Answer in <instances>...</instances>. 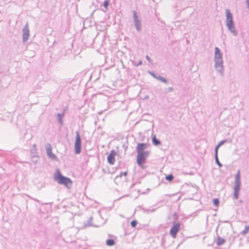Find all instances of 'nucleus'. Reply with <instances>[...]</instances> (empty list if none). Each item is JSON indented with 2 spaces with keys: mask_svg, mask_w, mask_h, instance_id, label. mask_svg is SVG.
Wrapping results in <instances>:
<instances>
[{
  "mask_svg": "<svg viewBox=\"0 0 249 249\" xmlns=\"http://www.w3.org/2000/svg\"><path fill=\"white\" fill-rule=\"evenodd\" d=\"M214 63L216 70L223 76L224 75L223 61L220 50L218 47L215 48Z\"/></svg>",
  "mask_w": 249,
  "mask_h": 249,
  "instance_id": "nucleus-1",
  "label": "nucleus"
},
{
  "mask_svg": "<svg viewBox=\"0 0 249 249\" xmlns=\"http://www.w3.org/2000/svg\"><path fill=\"white\" fill-rule=\"evenodd\" d=\"M54 180L59 184L64 185L68 188L71 186L72 181L71 179L63 176L59 169H57L55 172Z\"/></svg>",
  "mask_w": 249,
  "mask_h": 249,
  "instance_id": "nucleus-2",
  "label": "nucleus"
},
{
  "mask_svg": "<svg viewBox=\"0 0 249 249\" xmlns=\"http://www.w3.org/2000/svg\"><path fill=\"white\" fill-rule=\"evenodd\" d=\"M226 24L228 30L231 33L233 34V36H237L238 32L235 29L234 22L233 20L232 15L231 13L230 10L227 9L226 10Z\"/></svg>",
  "mask_w": 249,
  "mask_h": 249,
  "instance_id": "nucleus-3",
  "label": "nucleus"
},
{
  "mask_svg": "<svg viewBox=\"0 0 249 249\" xmlns=\"http://www.w3.org/2000/svg\"><path fill=\"white\" fill-rule=\"evenodd\" d=\"M81 152V139L78 131L76 132V138L74 142V152L79 154Z\"/></svg>",
  "mask_w": 249,
  "mask_h": 249,
  "instance_id": "nucleus-4",
  "label": "nucleus"
},
{
  "mask_svg": "<svg viewBox=\"0 0 249 249\" xmlns=\"http://www.w3.org/2000/svg\"><path fill=\"white\" fill-rule=\"evenodd\" d=\"M137 162L138 165H141L142 163L146 162L147 157L149 154V151H145L142 153H137Z\"/></svg>",
  "mask_w": 249,
  "mask_h": 249,
  "instance_id": "nucleus-5",
  "label": "nucleus"
},
{
  "mask_svg": "<svg viewBox=\"0 0 249 249\" xmlns=\"http://www.w3.org/2000/svg\"><path fill=\"white\" fill-rule=\"evenodd\" d=\"M180 228V224L178 222L174 224L170 230V234L172 237L175 238L176 237L178 232L179 231Z\"/></svg>",
  "mask_w": 249,
  "mask_h": 249,
  "instance_id": "nucleus-6",
  "label": "nucleus"
},
{
  "mask_svg": "<svg viewBox=\"0 0 249 249\" xmlns=\"http://www.w3.org/2000/svg\"><path fill=\"white\" fill-rule=\"evenodd\" d=\"M23 42L25 43L29 38V29L28 23L24 25L22 30Z\"/></svg>",
  "mask_w": 249,
  "mask_h": 249,
  "instance_id": "nucleus-7",
  "label": "nucleus"
},
{
  "mask_svg": "<svg viewBox=\"0 0 249 249\" xmlns=\"http://www.w3.org/2000/svg\"><path fill=\"white\" fill-rule=\"evenodd\" d=\"M46 154L47 156L51 159H56V156L52 153V148L51 144H47L45 146Z\"/></svg>",
  "mask_w": 249,
  "mask_h": 249,
  "instance_id": "nucleus-8",
  "label": "nucleus"
},
{
  "mask_svg": "<svg viewBox=\"0 0 249 249\" xmlns=\"http://www.w3.org/2000/svg\"><path fill=\"white\" fill-rule=\"evenodd\" d=\"M116 155L115 151L113 150L107 157L108 162L110 164H113L115 162V156Z\"/></svg>",
  "mask_w": 249,
  "mask_h": 249,
  "instance_id": "nucleus-9",
  "label": "nucleus"
},
{
  "mask_svg": "<svg viewBox=\"0 0 249 249\" xmlns=\"http://www.w3.org/2000/svg\"><path fill=\"white\" fill-rule=\"evenodd\" d=\"M148 144L147 143H138L136 147L137 153L144 152L143 150L147 147Z\"/></svg>",
  "mask_w": 249,
  "mask_h": 249,
  "instance_id": "nucleus-10",
  "label": "nucleus"
},
{
  "mask_svg": "<svg viewBox=\"0 0 249 249\" xmlns=\"http://www.w3.org/2000/svg\"><path fill=\"white\" fill-rule=\"evenodd\" d=\"M241 185H235L234 187V192H233V197L235 199H237L238 198L239 196V191L240 189Z\"/></svg>",
  "mask_w": 249,
  "mask_h": 249,
  "instance_id": "nucleus-11",
  "label": "nucleus"
},
{
  "mask_svg": "<svg viewBox=\"0 0 249 249\" xmlns=\"http://www.w3.org/2000/svg\"><path fill=\"white\" fill-rule=\"evenodd\" d=\"M153 77L155 78L156 79L160 81L161 82H163L165 84H168V81L167 80L164 78L163 76H160L158 73L156 75H153Z\"/></svg>",
  "mask_w": 249,
  "mask_h": 249,
  "instance_id": "nucleus-12",
  "label": "nucleus"
},
{
  "mask_svg": "<svg viewBox=\"0 0 249 249\" xmlns=\"http://www.w3.org/2000/svg\"><path fill=\"white\" fill-rule=\"evenodd\" d=\"M235 185H241L240 181V171L238 170L235 176Z\"/></svg>",
  "mask_w": 249,
  "mask_h": 249,
  "instance_id": "nucleus-13",
  "label": "nucleus"
},
{
  "mask_svg": "<svg viewBox=\"0 0 249 249\" xmlns=\"http://www.w3.org/2000/svg\"><path fill=\"white\" fill-rule=\"evenodd\" d=\"M135 28L137 31H140L142 29V24L140 19L134 20Z\"/></svg>",
  "mask_w": 249,
  "mask_h": 249,
  "instance_id": "nucleus-14",
  "label": "nucleus"
},
{
  "mask_svg": "<svg viewBox=\"0 0 249 249\" xmlns=\"http://www.w3.org/2000/svg\"><path fill=\"white\" fill-rule=\"evenodd\" d=\"M65 114V111L62 113H58L57 114V119L58 123L62 125L63 124V117L64 116Z\"/></svg>",
  "mask_w": 249,
  "mask_h": 249,
  "instance_id": "nucleus-15",
  "label": "nucleus"
},
{
  "mask_svg": "<svg viewBox=\"0 0 249 249\" xmlns=\"http://www.w3.org/2000/svg\"><path fill=\"white\" fill-rule=\"evenodd\" d=\"M92 216H90L87 221H85L84 223V225L85 227H89L92 225Z\"/></svg>",
  "mask_w": 249,
  "mask_h": 249,
  "instance_id": "nucleus-16",
  "label": "nucleus"
},
{
  "mask_svg": "<svg viewBox=\"0 0 249 249\" xmlns=\"http://www.w3.org/2000/svg\"><path fill=\"white\" fill-rule=\"evenodd\" d=\"M225 242V240L219 236L217 237L216 244L218 246L223 245Z\"/></svg>",
  "mask_w": 249,
  "mask_h": 249,
  "instance_id": "nucleus-17",
  "label": "nucleus"
},
{
  "mask_svg": "<svg viewBox=\"0 0 249 249\" xmlns=\"http://www.w3.org/2000/svg\"><path fill=\"white\" fill-rule=\"evenodd\" d=\"M106 244L108 246H112L115 244V241L113 239H108L106 240Z\"/></svg>",
  "mask_w": 249,
  "mask_h": 249,
  "instance_id": "nucleus-18",
  "label": "nucleus"
},
{
  "mask_svg": "<svg viewBox=\"0 0 249 249\" xmlns=\"http://www.w3.org/2000/svg\"><path fill=\"white\" fill-rule=\"evenodd\" d=\"M152 142L155 145H158L160 144V141L157 139L155 136L152 138Z\"/></svg>",
  "mask_w": 249,
  "mask_h": 249,
  "instance_id": "nucleus-19",
  "label": "nucleus"
},
{
  "mask_svg": "<svg viewBox=\"0 0 249 249\" xmlns=\"http://www.w3.org/2000/svg\"><path fill=\"white\" fill-rule=\"evenodd\" d=\"M214 158L215 160V163L219 167H221L222 166V164L221 163V162L219 161L218 156H214Z\"/></svg>",
  "mask_w": 249,
  "mask_h": 249,
  "instance_id": "nucleus-20",
  "label": "nucleus"
},
{
  "mask_svg": "<svg viewBox=\"0 0 249 249\" xmlns=\"http://www.w3.org/2000/svg\"><path fill=\"white\" fill-rule=\"evenodd\" d=\"M174 178V176L172 174H169L165 177V179L166 180L169 181H171Z\"/></svg>",
  "mask_w": 249,
  "mask_h": 249,
  "instance_id": "nucleus-21",
  "label": "nucleus"
},
{
  "mask_svg": "<svg viewBox=\"0 0 249 249\" xmlns=\"http://www.w3.org/2000/svg\"><path fill=\"white\" fill-rule=\"evenodd\" d=\"M249 231V226H247L245 227V229L241 231V234L242 235H245L247 234Z\"/></svg>",
  "mask_w": 249,
  "mask_h": 249,
  "instance_id": "nucleus-22",
  "label": "nucleus"
},
{
  "mask_svg": "<svg viewBox=\"0 0 249 249\" xmlns=\"http://www.w3.org/2000/svg\"><path fill=\"white\" fill-rule=\"evenodd\" d=\"M31 153L33 154V157H37L36 155V154L37 153V149L36 147H35V148H33L31 150Z\"/></svg>",
  "mask_w": 249,
  "mask_h": 249,
  "instance_id": "nucleus-23",
  "label": "nucleus"
},
{
  "mask_svg": "<svg viewBox=\"0 0 249 249\" xmlns=\"http://www.w3.org/2000/svg\"><path fill=\"white\" fill-rule=\"evenodd\" d=\"M109 5V1L108 0H105L103 3V6L106 9V10H107L108 9V6Z\"/></svg>",
  "mask_w": 249,
  "mask_h": 249,
  "instance_id": "nucleus-24",
  "label": "nucleus"
},
{
  "mask_svg": "<svg viewBox=\"0 0 249 249\" xmlns=\"http://www.w3.org/2000/svg\"><path fill=\"white\" fill-rule=\"evenodd\" d=\"M137 225V221L133 220L130 222V225L132 228H135Z\"/></svg>",
  "mask_w": 249,
  "mask_h": 249,
  "instance_id": "nucleus-25",
  "label": "nucleus"
},
{
  "mask_svg": "<svg viewBox=\"0 0 249 249\" xmlns=\"http://www.w3.org/2000/svg\"><path fill=\"white\" fill-rule=\"evenodd\" d=\"M174 90L172 87H169L168 88H167L165 90V93H168L174 91Z\"/></svg>",
  "mask_w": 249,
  "mask_h": 249,
  "instance_id": "nucleus-26",
  "label": "nucleus"
},
{
  "mask_svg": "<svg viewBox=\"0 0 249 249\" xmlns=\"http://www.w3.org/2000/svg\"><path fill=\"white\" fill-rule=\"evenodd\" d=\"M213 205H214L215 206H218L219 203V199H218V198H214V199H213Z\"/></svg>",
  "mask_w": 249,
  "mask_h": 249,
  "instance_id": "nucleus-27",
  "label": "nucleus"
},
{
  "mask_svg": "<svg viewBox=\"0 0 249 249\" xmlns=\"http://www.w3.org/2000/svg\"><path fill=\"white\" fill-rule=\"evenodd\" d=\"M133 13L134 21L135 20L139 19L137 12L135 11H133Z\"/></svg>",
  "mask_w": 249,
  "mask_h": 249,
  "instance_id": "nucleus-28",
  "label": "nucleus"
},
{
  "mask_svg": "<svg viewBox=\"0 0 249 249\" xmlns=\"http://www.w3.org/2000/svg\"><path fill=\"white\" fill-rule=\"evenodd\" d=\"M227 140H222L221 141H220L218 144V146H219L220 147L221 145H222L223 144H224L225 143H226L227 142Z\"/></svg>",
  "mask_w": 249,
  "mask_h": 249,
  "instance_id": "nucleus-29",
  "label": "nucleus"
},
{
  "mask_svg": "<svg viewBox=\"0 0 249 249\" xmlns=\"http://www.w3.org/2000/svg\"><path fill=\"white\" fill-rule=\"evenodd\" d=\"M220 147L218 146V145H217L214 148V156H218V150Z\"/></svg>",
  "mask_w": 249,
  "mask_h": 249,
  "instance_id": "nucleus-30",
  "label": "nucleus"
},
{
  "mask_svg": "<svg viewBox=\"0 0 249 249\" xmlns=\"http://www.w3.org/2000/svg\"><path fill=\"white\" fill-rule=\"evenodd\" d=\"M142 210L144 212H154L155 211V209H152L150 211H149L148 210H146V209L145 208H142Z\"/></svg>",
  "mask_w": 249,
  "mask_h": 249,
  "instance_id": "nucleus-31",
  "label": "nucleus"
},
{
  "mask_svg": "<svg viewBox=\"0 0 249 249\" xmlns=\"http://www.w3.org/2000/svg\"><path fill=\"white\" fill-rule=\"evenodd\" d=\"M144 163H142L141 165H139L140 168L142 169H145L146 168V166L143 165Z\"/></svg>",
  "mask_w": 249,
  "mask_h": 249,
  "instance_id": "nucleus-32",
  "label": "nucleus"
},
{
  "mask_svg": "<svg viewBox=\"0 0 249 249\" xmlns=\"http://www.w3.org/2000/svg\"><path fill=\"white\" fill-rule=\"evenodd\" d=\"M146 59H147V60L148 61H149V62H151V59H150V58L149 57V56L148 55H147L146 56Z\"/></svg>",
  "mask_w": 249,
  "mask_h": 249,
  "instance_id": "nucleus-33",
  "label": "nucleus"
},
{
  "mask_svg": "<svg viewBox=\"0 0 249 249\" xmlns=\"http://www.w3.org/2000/svg\"><path fill=\"white\" fill-rule=\"evenodd\" d=\"M127 172H124V173H123V175L124 176H126L127 175ZM122 173H121V175H120V177H121V176H122Z\"/></svg>",
  "mask_w": 249,
  "mask_h": 249,
  "instance_id": "nucleus-34",
  "label": "nucleus"
},
{
  "mask_svg": "<svg viewBox=\"0 0 249 249\" xmlns=\"http://www.w3.org/2000/svg\"><path fill=\"white\" fill-rule=\"evenodd\" d=\"M142 64V62L141 60H140L138 63L136 65V66H138Z\"/></svg>",
  "mask_w": 249,
  "mask_h": 249,
  "instance_id": "nucleus-35",
  "label": "nucleus"
},
{
  "mask_svg": "<svg viewBox=\"0 0 249 249\" xmlns=\"http://www.w3.org/2000/svg\"><path fill=\"white\" fill-rule=\"evenodd\" d=\"M150 74L153 77V75H156L157 74V73H155L153 72H150Z\"/></svg>",
  "mask_w": 249,
  "mask_h": 249,
  "instance_id": "nucleus-36",
  "label": "nucleus"
},
{
  "mask_svg": "<svg viewBox=\"0 0 249 249\" xmlns=\"http://www.w3.org/2000/svg\"><path fill=\"white\" fill-rule=\"evenodd\" d=\"M247 5H248V8L249 9V1H246Z\"/></svg>",
  "mask_w": 249,
  "mask_h": 249,
  "instance_id": "nucleus-37",
  "label": "nucleus"
},
{
  "mask_svg": "<svg viewBox=\"0 0 249 249\" xmlns=\"http://www.w3.org/2000/svg\"><path fill=\"white\" fill-rule=\"evenodd\" d=\"M35 147H36V145L35 144H34L33 145V148H35Z\"/></svg>",
  "mask_w": 249,
  "mask_h": 249,
  "instance_id": "nucleus-38",
  "label": "nucleus"
},
{
  "mask_svg": "<svg viewBox=\"0 0 249 249\" xmlns=\"http://www.w3.org/2000/svg\"><path fill=\"white\" fill-rule=\"evenodd\" d=\"M246 1H249V0H246Z\"/></svg>",
  "mask_w": 249,
  "mask_h": 249,
  "instance_id": "nucleus-39",
  "label": "nucleus"
}]
</instances>
